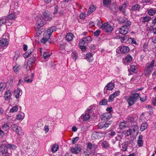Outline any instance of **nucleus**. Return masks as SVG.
Returning a JSON list of instances; mask_svg holds the SVG:
<instances>
[{
	"label": "nucleus",
	"mask_w": 156,
	"mask_h": 156,
	"mask_svg": "<svg viewBox=\"0 0 156 156\" xmlns=\"http://www.w3.org/2000/svg\"><path fill=\"white\" fill-rule=\"evenodd\" d=\"M127 126V122L126 121L121 122L119 125L120 128L122 129H124Z\"/></svg>",
	"instance_id": "30"
},
{
	"label": "nucleus",
	"mask_w": 156,
	"mask_h": 156,
	"mask_svg": "<svg viewBox=\"0 0 156 156\" xmlns=\"http://www.w3.org/2000/svg\"><path fill=\"white\" fill-rule=\"evenodd\" d=\"M11 127L12 129L14 131H15L16 133H19V129L20 128L16 126V124H12L11 126Z\"/></svg>",
	"instance_id": "23"
},
{
	"label": "nucleus",
	"mask_w": 156,
	"mask_h": 156,
	"mask_svg": "<svg viewBox=\"0 0 156 156\" xmlns=\"http://www.w3.org/2000/svg\"><path fill=\"white\" fill-rule=\"evenodd\" d=\"M95 9L96 8L94 6L90 5L89 9L87 14L89 12H90V13H92L95 10Z\"/></svg>",
	"instance_id": "51"
},
{
	"label": "nucleus",
	"mask_w": 156,
	"mask_h": 156,
	"mask_svg": "<svg viewBox=\"0 0 156 156\" xmlns=\"http://www.w3.org/2000/svg\"><path fill=\"white\" fill-rule=\"evenodd\" d=\"M71 57L75 61L77 58V53L76 51H73L71 54Z\"/></svg>",
	"instance_id": "49"
},
{
	"label": "nucleus",
	"mask_w": 156,
	"mask_h": 156,
	"mask_svg": "<svg viewBox=\"0 0 156 156\" xmlns=\"http://www.w3.org/2000/svg\"><path fill=\"white\" fill-rule=\"evenodd\" d=\"M101 27L105 31L108 33H111L113 30L112 27L107 23L102 24Z\"/></svg>",
	"instance_id": "3"
},
{
	"label": "nucleus",
	"mask_w": 156,
	"mask_h": 156,
	"mask_svg": "<svg viewBox=\"0 0 156 156\" xmlns=\"http://www.w3.org/2000/svg\"><path fill=\"white\" fill-rule=\"evenodd\" d=\"M130 70L133 73H136L137 72V69L134 65H131L130 66Z\"/></svg>",
	"instance_id": "29"
},
{
	"label": "nucleus",
	"mask_w": 156,
	"mask_h": 156,
	"mask_svg": "<svg viewBox=\"0 0 156 156\" xmlns=\"http://www.w3.org/2000/svg\"><path fill=\"white\" fill-rule=\"evenodd\" d=\"M119 50L121 53L123 54L127 53L129 51V49L128 47L124 46H122Z\"/></svg>",
	"instance_id": "15"
},
{
	"label": "nucleus",
	"mask_w": 156,
	"mask_h": 156,
	"mask_svg": "<svg viewBox=\"0 0 156 156\" xmlns=\"http://www.w3.org/2000/svg\"><path fill=\"white\" fill-rule=\"evenodd\" d=\"M128 5L127 2H124L123 4L120 6L119 7V9L120 11L122 12L124 10H126L127 6Z\"/></svg>",
	"instance_id": "22"
},
{
	"label": "nucleus",
	"mask_w": 156,
	"mask_h": 156,
	"mask_svg": "<svg viewBox=\"0 0 156 156\" xmlns=\"http://www.w3.org/2000/svg\"><path fill=\"white\" fill-rule=\"evenodd\" d=\"M22 94L21 90H20V89L17 88L14 90V95L17 99L19 98L20 96Z\"/></svg>",
	"instance_id": "14"
},
{
	"label": "nucleus",
	"mask_w": 156,
	"mask_h": 156,
	"mask_svg": "<svg viewBox=\"0 0 156 156\" xmlns=\"http://www.w3.org/2000/svg\"><path fill=\"white\" fill-rule=\"evenodd\" d=\"M108 132V134L112 136H114L115 134V131L113 130H111Z\"/></svg>",
	"instance_id": "61"
},
{
	"label": "nucleus",
	"mask_w": 156,
	"mask_h": 156,
	"mask_svg": "<svg viewBox=\"0 0 156 156\" xmlns=\"http://www.w3.org/2000/svg\"><path fill=\"white\" fill-rule=\"evenodd\" d=\"M75 147L76 148V150L78 153H79L80 152L81 150L80 146L79 145L76 144L75 145Z\"/></svg>",
	"instance_id": "55"
},
{
	"label": "nucleus",
	"mask_w": 156,
	"mask_h": 156,
	"mask_svg": "<svg viewBox=\"0 0 156 156\" xmlns=\"http://www.w3.org/2000/svg\"><path fill=\"white\" fill-rule=\"evenodd\" d=\"M101 133H98L96 132H94L92 134L91 136V138L93 140L99 138L101 135Z\"/></svg>",
	"instance_id": "19"
},
{
	"label": "nucleus",
	"mask_w": 156,
	"mask_h": 156,
	"mask_svg": "<svg viewBox=\"0 0 156 156\" xmlns=\"http://www.w3.org/2000/svg\"><path fill=\"white\" fill-rule=\"evenodd\" d=\"M71 152L74 153L75 154H78L77 151H76V148L75 147H72L71 148Z\"/></svg>",
	"instance_id": "57"
},
{
	"label": "nucleus",
	"mask_w": 156,
	"mask_h": 156,
	"mask_svg": "<svg viewBox=\"0 0 156 156\" xmlns=\"http://www.w3.org/2000/svg\"><path fill=\"white\" fill-rule=\"evenodd\" d=\"M43 37H44L42 38L41 39V43H42L45 44V43H46V42L48 41V39L49 38H48L47 37L48 36H47V35H44V33Z\"/></svg>",
	"instance_id": "32"
},
{
	"label": "nucleus",
	"mask_w": 156,
	"mask_h": 156,
	"mask_svg": "<svg viewBox=\"0 0 156 156\" xmlns=\"http://www.w3.org/2000/svg\"><path fill=\"white\" fill-rule=\"evenodd\" d=\"M8 147L5 146V144H2L0 146V151L4 156H6L8 155Z\"/></svg>",
	"instance_id": "6"
},
{
	"label": "nucleus",
	"mask_w": 156,
	"mask_h": 156,
	"mask_svg": "<svg viewBox=\"0 0 156 156\" xmlns=\"http://www.w3.org/2000/svg\"><path fill=\"white\" fill-rule=\"evenodd\" d=\"M101 33V31L99 30H98L94 33V35L95 36H98Z\"/></svg>",
	"instance_id": "58"
},
{
	"label": "nucleus",
	"mask_w": 156,
	"mask_h": 156,
	"mask_svg": "<svg viewBox=\"0 0 156 156\" xmlns=\"http://www.w3.org/2000/svg\"><path fill=\"white\" fill-rule=\"evenodd\" d=\"M115 97L114 96H113L112 94L110 95L109 97L108 98V101L109 102H112V101Z\"/></svg>",
	"instance_id": "63"
},
{
	"label": "nucleus",
	"mask_w": 156,
	"mask_h": 156,
	"mask_svg": "<svg viewBox=\"0 0 156 156\" xmlns=\"http://www.w3.org/2000/svg\"><path fill=\"white\" fill-rule=\"evenodd\" d=\"M29 76L27 75L25 77L24 79V81L27 83H31L33 81V79H30L29 78Z\"/></svg>",
	"instance_id": "33"
},
{
	"label": "nucleus",
	"mask_w": 156,
	"mask_h": 156,
	"mask_svg": "<svg viewBox=\"0 0 156 156\" xmlns=\"http://www.w3.org/2000/svg\"><path fill=\"white\" fill-rule=\"evenodd\" d=\"M126 19L124 17H120L118 20L119 23L121 24H122L125 22Z\"/></svg>",
	"instance_id": "45"
},
{
	"label": "nucleus",
	"mask_w": 156,
	"mask_h": 156,
	"mask_svg": "<svg viewBox=\"0 0 156 156\" xmlns=\"http://www.w3.org/2000/svg\"><path fill=\"white\" fill-rule=\"evenodd\" d=\"M143 136L141 135H140L137 140V144L139 147H141L143 146V141L142 140Z\"/></svg>",
	"instance_id": "20"
},
{
	"label": "nucleus",
	"mask_w": 156,
	"mask_h": 156,
	"mask_svg": "<svg viewBox=\"0 0 156 156\" xmlns=\"http://www.w3.org/2000/svg\"><path fill=\"white\" fill-rule=\"evenodd\" d=\"M92 38L91 37L86 36L82 38L79 43V45H84L86 44H88L91 42Z\"/></svg>",
	"instance_id": "4"
},
{
	"label": "nucleus",
	"mask_w": 156,
	"mask_h": 156,
	"mask_svg": "<svg viewBox=\"0 0 156 156\" xmlns=\"http://www.w3.org/2000/svg\"><path fill=\"white\" fill-rule=\"evenodd\" d=\"M120 91L119 90L116 91L114 92L113 94H112L113 96L115 97L119 96L120 94Z\"/></svg>",
	"instance_id": "59"
},
{
	"label": "nucleus",
	"mask_w": 156,
	"mask_h": 156,
	"mask_svg": "<svg viewBox=\"0 0 156 156\" xmlns=\"http://www.w3.org/2000/svg\"><path fill=\"white\" fill-rule=\"evenodd\" d=\"M6 26H10L14 22L10 19L6 18Z\"/></svg>",
	"instance_id": "35"
},
{
	"label": "nucleus",
	"mask_w": 156,
	"mask_h": 156,
	"mask_svg": "<svg viewBox=\"0 0 156 156\" xmlns=\"http://www.w3.org/2000/svg\"><path fill=\"white\" fill-rule=\"evenodd\" d=\"M9 44V42L6 38H2L0 40V46L2 47H7Z\"/></svg>",
	"instance_id": "11"
},
{
	"label": "nucleus",
	"mask_w": 156,
	"mask_h": 156,
	"mask_svg": "<svg viewBox=\"0 0 156 156\" xmlns=\"http://www.w3.org/2000/svg\"><path fill=\"white\" fill-rule=\"evenodd\" d=\"M115 87V84L114 83L109 82L108 83L104 89V92L105 93L107 92V90H112Z\"/></svg>",
	"instance_id": "8"
},
{
	"label": "nucleus",
	"mask_w": 156,
	"mask_h": 156,
	"mask_svg": "<svg viewBox=\"0 0 156 156\" xmlns=\"http://www.w3.org/2000/svg\"><path fill=\"white\" fill-rule=\"evenodd\" d=\"M41 16L45 21L50 20L52 19L51 14L48 11L44 12L42 13Z\"/></svg>",
	"instance_id": "5"
},
{
	"label": "nucleus",
	"mask_w": 156,
	"mask_h": 156,
	"mask_svg": "<svg viewBox=\"0 0 156 156\" xmlns=\"http://www.w3.org/2000/svg\"><path fill=\"white\" fill-rule=\"evenodd\" d=\"M112 117V115L108 112L105 113L101 116V118L102 120H103L106 121H108V119Z\"/></svg>",
	"instance_id": "9"
},
{
	"label": "nucleus",
	"mask_w": 156,
	"mask_h": 156,
	"mask_svg": "<svg viewBox=\"0 0 156 156\" xmlns=\"http://www.w3.org/2000/svg\"><path fill=\"white\" fill-rule=\"evenodd\" d=\"M109 144L108 142L106 141H104L101 143V146L102 148L107 149L109 147Z\"/></svg>",
	"instance_id": "28"
},
{
	"label": "nucleus",
	"mask_w": 156,
	"mask_h": 156,
	"mask_svg": "<svg viewBox=\"0 0 156 156\" xmlns=\"http://www.w3.org/2000/svg\"><path fill=\"white\" fill-rule=\"evenodd\" d=\"M56 28L55 26H52L44 32V35H47L48 38H50L52 33L56 30Z\"/></svg>",
	"instance_id": "7"
},
{
	"label": "nucleus",
	"mask_w": 156,
	"mask_h": 156,
	"mask_svg": "<svg viewBox=\"0 0 156 156\" xmlns=\"http://www.w3.org/2000/svg\"><path fill=\"white\" fill-rule=\"evenodd\" d=\"M98 146L97 145L95 144H92V146L91 151H95L96 149L98 148Z\"/></svg>",
	"instance_id": "62"
},
{
	"label": "nucleus",
	"mask_w": 156,
	"mask_h": 156,
	"mask_svg": "<svg viewBox=\"0 0 156 156\" xmlns=\"http://www.w3.org/2000/svg\"><path fill=\"white\" fill-rule=\"evenodd\" d=\"M51 53H51L50 54L49 53L48 51L44 52L43 54L44 58L45 59H47L50 56Z\"/></svg>",
	"instance_id": "34"
},
{
	"label": "nucleus",
	"mask_w": 156,
	"mask_h": 156,
	"mask_svg": "<svg viewBox=\"0 0 156 156\" xmlns=\"http://www.w3.org/2000/svg\"><path fill=\"white\" fill-rule=\"evenodd\" d=\"M36 29V31H37L36 33V36H39L41 34L43 31H41L40 29Z\"/></svg>",
	"instance_id": "60"
},
{
	"label": "nucleus",
	"mask_w": 156,
	"mask_h": 156,
	"mask_svg": "<svg viewBox=\"0 0 156 156\" xmlns=\"http://www.w3.org/2000/svg\"><path fill=\"white\" fill-rule=\"evenodd\" d=\"M92 144L91 143H88L87 144V148L89 150L91 151Z\"/></svg>",
	"instance_id": "56"
},
{
	"label": "nucleus",
	"mask_w": 156,
	"mask_h": 156,
	"mask_svg": "<svg viewBox=\"0 0 156 156\" xmlns=\"http://www.w3.org/2000/svg\"><path fill=\"white\" fill-rule=\"evenodd\" d=\"M127 136L133 135L134 133H133V130L131 129L128 130L126 132Z\"/></svg>",
	"instance_id": "53"
},
{
	"label": "nucleus",
	"mask_w": 156,
	"mask_h": 156,
	"mask_svg": "<svg viewBox=\"0 0 156 156\" xmlns=\"http://www.w3.org/2000/svg\"><path fill=\"white\" fill-rule=\"evenodd\" d=\"M108 102V100L106 99H104L101 101L99 103V105H105Z\"/></svg>",
	"instance_id": "37"
},
{
	"label": "nucleus",
	"mask_w": 156,
	"mask_h": 156,
	"mask_svg": "<svg viewBox=\"0 0 156 156\" xmlns=\"http://www.w3.org/2000/svg\"><path fill=\"white\" fill-rule=\"evenodd\" d=\"M154 63L155 60L153 59L152 60L150 64L146 66L145 69L144 70L145 75H149L151 74L153 70Z\"/></svg>",
	"instance_id": "2"
},
{
	"label": "nucleus",
	"mask_w": 156,
	"mask_h": 156,
	"mask_svg": "<svg viewBox=\"0 0 156 156\" xmlns=\"http://www.w3.org/2000/svg\"><path fill=\"white\" fill-rule=\"evenodd\" d=\"M36 25L37 26V29H40L41 27L44 25L43 21L41 19H38L37 21Z\"/></svg>",
	"instance_id": "18"
},
{
	"label": "nucleus",
	"mask_w": 156,
	"mask_h": 156,
	"mask_svg": "<svg viewBox=\"0 0 156 156\" xmlns=\"http://www.w3.org/2000/svg\"><path fill=\"white\" fill-rule=\"evenodd\" d=\"M3 24H5L6 25V20L5 19L3 18L0 20V26H2Z\"/></svg>",
	"instance_id": "54"
},
{
	"label": "nucleus",
	"mask_w": 156,
	"mask_h": 156,
	"mask_svg": "<svg viewBox=\"0 0 156 156\" xmlns=\"http://www.w3.org/2000/svg\"><path fill=\"white\" fill-rule=\"evenodd\" d=\"M151 18V17L149 16H147L144 17L142 20V22L143 23H145L148 22Z\"/></svg>",
	"instance_id": "40"
},
{
	"label": "nucleus",
	"mask_w": 156,
	"mask_h": 156,
	"mask_svg": "<svg viewBox=\"0 0 156 156\" xmlns=\"http://www.w3.org/2000/svg\"><path fill=\"white\" fill-rule=\"evenodd\" d=\"M18 110V108L17 106H15L13 107L10 110V112L13 113L14 112H16Z\"/></svg>",
	"instance_id": "52"
},
{
	"label": "nucleus",
	"mask_w": 156,
	"mask_h": 156,
	"mask_svg": "<svg viewBox=\"0 0 156 156\" xmlns=\"http://www.w3.org/2000/svg\"><path fill=\"white\" fill-rule=\"evenodd\" d=\"M73 35L72 33H68L66 35V39L68 41H71L73 40Z\"/></svg>",
	"instance_id": "24"
},
{
	"label": "nucleus",
	"mask_w": 156,
	"mask_h": 156,
	"mask_svg": "<svg viewBox=\"0 0 156 156\" xmlns=\"http://www.w3.org/2000/svg\"><path fill=\"white\" fill-rule=\"evenodd\" d=\"M33 50H31L30 51L29 50L27 52H26L25 54L23 55V56L25 58H28L29 55L32 53L33 52Z\"/></svg>",
	"instance_id": "43"
},
{
	"label": "nucleus",
	"mask_w": 156,
	"mask_h": 156,
	"mask_svg": "<svg viewBox=\"0 0 156 156\" xmlns=\"http://www.w3.org/2000/svg\"><path fill=\"white\" fill-rule=\"evenodd\" d=\"M16 16L14 13H11L7 17V18L10 19L12 20L15 21Z\"/></svg>",
	"instance_id": "38"
},
{
	"label": "nucleus",
	"mask_w": 156,
	"mask_h": 156,
	"mask_svg": "<svg viewBox=\"0 0 156 156\" xmlns=\"http://www.w3.org/2000/svg\"><path fill=\"white\" fill-rule=\"evenodd\" d=\"M128 146V142H125L121 144V146L120 145L121 150L123 152L127 151V147Z\"/></svg>",
	"instance_id": "13"
},
{
	"label": "nucleus",
	"mask_w": 156,
	"mask_h": 156,
	"mask_svg": "<svg viewBox=\"0 0 156 156\" xmlns=\"http://www.w3.org/2000/svg\"><path fill=\"white\" fill-rule=\"evenodd\" d=\"M111 2V0H103V4L105 6L108 5Z\"/></svg>",
	"instance_id": "50"
},
{
	"label": "nucleus",
	"mask_w": 156,
	"mask_h": 156,
	"mask_svg": "<svg viewBox=\"0 0 156 156\" xmlns=\"http://www.w3.org/2000/svg\"><path fill=\"white\" fill-rule=\"evenodd\" d=\"M83 117V121H86L87 120L90 118V115L88 114H86L85 115H81V117Z\"/></svg>",
	"instance_id": "42"
},
{
	"label": "nucleus",
	"mask_w": 156,
	"mask_h": 156,
	"mask_svg": "<svg viewBox=\"0 0 156 156\" xmlns=\"http://www.w3.org/2000/svg\"><path fill=\"white\" fill-rule=\"evenodd\" d=\"M5 146L7 147L8 149L12 150H15L17 147L14 144H6Z\"/></svg>",
	"instance_id": "31"
},
{
	"label": "nucleus",
	"mask_w": 156,
	"mask_h": 156,
	"mask_svg": "<svg viewBox=\"0 0 156 156\" xmlns=\"http://www.w3.org/2000/svg\"><path fill=\"white\" fill-rule=\"evenodd\" d=\"M125 59L127 62H129L132 61V57L129 54H128L126 56Z\"/></svg>",
	"instance_id": "46"
},
{
	"label": "nucleus",
	"mask_w": 156,
	"mask_h": 156,
	"mask_svg": "<svg viewBox=\"0 0 156 156\" xmlns=\"http://www.w3.org/2000/svg\"><path fill=\"white\" fill-rule=\"evenodd\" d=\"M141 8V6L138 4H135L132 6L131 10L132 11H139Z\"/></svg>",
	"instance_id": "17"
},
{
	"label": "nucleus",
	"mask_w": 156,
	"mask_h": 156,
	"mask_svg": "<svg viewBox=\"0 0 156 156\" xmlns=\"http://www.w3.org/2000/svg\"><path fill=\"white\" fill-rule=\"evenodd\" d=\"M129 29V28L122 26L119 29V32L120 34L125 35L128 33Z\"/></svg>",
	"instance_id": "10"
},
{
	"label": "nucleus",
	"mask_w": 156,
	"mask_h": 156,
	"mask_svg": "<svg viewBox=\"0 0 156 156\" xmlns=\"http://www.w3.org/2000/svg\"><path fill=\"white\" fill-rule=\"evenodd\" d=\"M86 58L87 61L90 62H92L93 59L92 54L90 52L87 53L86 55Z\"/></svg>",
	"instance_id": "21"
},
{
	"label": "nucleus",
	"mask_w": 156,
	"mask_h": 156,
	"mask_svg": "<svg viewBox=\"0 0 156 156\" xmlns=\"http://www.w3.org/2000/svg\"><path fill=\"white\" fill-rule=\"evenodd\" d=\"M6 85L5 83H0V91L3 90L5 88Z\"/></svg>",
	"instance_id": "44"
},
{
	"label": "nucleus",
	"mask_w": 156,
	"mask_h": 156,
	"mask_svg": "<svg viewBox=\"0 0 156 156\" xmlns=\"http://www.w3.org/2000/svg\"><path fill=\"white\" fill-rule=\"evenodd\" d=\"M10 95V91L9 90L6 91L5 92V100H7L9 98V97Z\"/></svg>",
	"instance_id": "41"
},
{
	"label": "nucleus",
	"mask_w": 156,
	"mask_h": 156,
	"mask_svg": "<svg viewBox=\"0 0 156 156\" xmlns=\"http://www.w3.org/2000/svg\"><path fill=\"white\" fill-rule=\"evenodd\" d=\"M156 12V10L154 9H151L148 11V13L151 16H153Z\"/></svg>",
	"instance_id": "39"
},
{
	"label": "nucleus",
	"mask_w": 156,
	"mask_h": 156,
	"mask_svg": "<svg viewBox=\"0 0 156 156\" xmlns=\"http://www.w3.org/2000/svg\"><path fill=\"white\" fill-rule=\"evenodd\" d=\"M152 103L154 106H156V97L152 98Z\"/></svg>",
	"instance_id": "64"
},
{
	"label": "nucleus",
	"mask_w": 156,
	"mask_h": 156,
	"mask_svg": "<svg viewBox=\"0 0 156 156\" xmlns=\"http://www.w3.org/2000/svg\"><path fill=\"white\" fill-rule=\"evenodd\" d=\"M25 114L23 112H21L16 115V119L17 120H22L24 117Z\"/></svg>",
	"instance_id": "26"
},
{
	"label": "nucleus",
	"mask_w": 156,
	"mask_h": 156,
	"mask_svg": "<svg viewBox=\"0 0 156 156\" xmlns=\"http://www.w3.org/2000/svg\"><path fill=\"white\" fill-rule=\"evenodd\" d=\"M35 58L34 56H32L29 58L27 62V63L29 65H32L34 64L35 61Z\"/></svg>",
	"instance_id": "27"
},
{
	"label": "nucleus",
	"mask_w": 156,
	"mask_h": 156,
	"mask_svg": "<svg viewBox=\"0 0 156 156\" xmlns=\"http://www.w3.org/2000/svg\"><path fill=\"white\" fill-rule=\"evenodd\" d=\"M59 146L57 144L53 145L51 148V151L53 153H55L57 151L58 149Z\"/></svg>",
	"instance_id": "36"
},
{
	"label": "nucleus",
	"mask_w": 156,
	"mask_h": 156,
	"mask_svg": "<svg viewBox=\"0 0 156 156\" xmlns=\"http://www.w3.org/2000/svg\"><path fill=\"white\" fill-rule=\"evenodd\" d=\"M131 129L133 130V133L137 134L139 127L138 126L137 123L134 122L131 126Z\"/></svg>",
	"instance_id": "12"
},
{
	"label": "nucleus",
	"mask_w": 156,
	"mask_h": 156,
	"mask_svg": "<svg viewBox=\"0 0 156 156\" xmlns=\"http://www.w3.org/2000/svg\"><path fill=\"white\" fill-rule=\"evenodd\" d=\"M148 126L147 123L146 122H144L141 125L140 127V130L141 131H143L146 129Z\"/></svg>",
	"instance_id": "25"
},
{
	"label": "nucleus",
	"mask_w": 156,
	"mask_h": 156,
	"mask_svg": "<svg viewBox=\"0 0 156 156\" xmlns=\"http://www.w3.org/2000/svg\"><path fill=\"white\" fill-rule=\"evenodd\" d=\"M131 22L127 19H126L125 22L122 23V26L129 29L130 26L131 25Z\"/></svg>",
	"instance_id": "16"
},
{
	"label": "nucleus",
	"mask_w": 156,
	"mask_h": 156,
	"mask_svg": "<svg viewBox=\"0 0 156 156\" xmlns=\"http://www.w3.org/2000/svg\"><path fill=\"white\" fill-rule=\"evenodd\" d=\"M3 129L5 130L8 131L9 129V126L8 125L7 123L4 124L2 126Z\"/></svg>",
	"instance_id": "48"
},
{
	"label": "nucleus",
	"mask_w": 156,
	"mask_h": 156,
	"mask_svg": "<svg viewBox=\"0 0 156 156\" xmlns=\"http://www.w3.org/2000/svg\"><path fill=\"white\" fill-rule=\"evenodd\" d=\"M20 52L18 51H16L14 56L13 60L14 61H16L19 56Z\"/></svg>",
	"instance_id": "47"
},
{
	"label": "nucleus",
	"mask_w": 156,
	"mask_h": 156,
	"mask_svg": "<svg viewBox=\"0 0 156 156\" xmlns=\"http://www.w3.org/2000/svg\"><path fill=\"white\" fill-rule=\"evenodd\" d=\"M140 97V94L138 93H133L128 97L127 100L129 106H131L136 102Z\"/></svg>",
	"instance_id": "1"
}]
</instances>
